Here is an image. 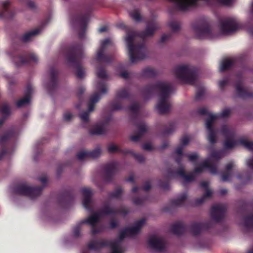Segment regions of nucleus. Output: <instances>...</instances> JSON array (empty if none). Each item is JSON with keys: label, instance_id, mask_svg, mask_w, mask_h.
Listing matches in <instances>:
<instances>
[{"label": "nucleus", "instance_id": "nucleus-46", "mask_svg": "<svg viewBox=\"0 0 253 253\" xmlns=\"http://www.w3.org/2000/svg\"><path fill=\"white\" fill-rule=\"evenodd\" d=\"M175 128V123L173 122H170L169 123L168 127H165L163 129V134L167 135L172 133Z\"/></svg>", "mask_w": 253, "mask_h": 253}, {"label": "nucleus", "instance_id": "nucleus-51", "mask_svg": "<svg viewBox=\"0 0 253 253\" xmlns=\"http://www.w3.org/2000/svg\"><path fill=\"white\" fill-rule=\"evenodd\" d=\"M97 76L99 78L103 79H106L108 77L105 69L102 67L97 68Z\"/></svg>", "mask_w": 253, "mask_h": 253}, {"label": "nucleus", "instance_id": "nucleus-16", "mask_svg": "<svg viewBox=\"0 0 253 253\" xmlns=\"http://www.w3.org/2000/svg\"><path fill=\"white\" fill-rule=\"evenodd\" d=\"M119 167V163L116 162L108 163L104 165L103 179L107 182H111L115 175Z\"/></svg>", "mask_w": 253, "mask_h": 253}, {"label": "nucleus", "instance_id": "nucleus-63", "mask_svg": "<svg viewBox=\"0 0 253 253\" xmlns=\"http://www.w3.org/2000/svg\"><path fill=\"white\" fill-rule=\"evenodd\" d=\"M185 157H187L188 158L189 160L192 162L196 161L198 158V155L196 153H194L189 155L186 154Z\"/></svg>", "mask_w": 253, "mask_h": 253}, {"label": "nucleus", "instance_id": "nucleus-40", "mask_svg": "<svg viewBox=\"0 0 253 253\" xmlns=\"http://www.w3.org/2000/svg\"><path fill=\"white\" fill-rule=\"evenodd\" d=\"M217 119H218L217 115L209 114V117L206 120V126L207 130L214 129L213 123Z\"/></svg>", "mask_w": 253, "mask_h": 253}, {"label": "nucleus", "instance_id": "nucleus-18", "mask_svg": "<svg viewBox=\"0 0 253 253\" xmlns=\"http://www.w3.org/2000/svg\"><path fill=\"white\" fill-rule=\"evenodd\" d=\"M58 70L54 66L51 67L49 69L50 81L46 85L47 90L50 94H52L58 87Z\"/></svg>", "mask_w": 253, "mask_h": 253}, {"label": "nucleus", "instance_id": "nucleus-58", "mask_svg": "<svg viewBox=\"0 0 253 253\" xmlns=\"http://www.w3.org/2000/svg\"><path fill=\"white\" fill-rule=\"evenodd\" d=\"M159 186L160 188L164 190H168L169 188V182L168 179L165 181H160Z\"/></svg>", "mask_w": 253, "mask_h": 253}, {"label": "nucleus", "instance_id": "nucleus-39", "mask_svg": "<svg viewBox=\"0 0 253 253\" xmlns=\"http://www.w3.org/2000/svg\"><path fill=\"white\" fill-rule=\"evenodd\" d=\"M243 226L247 229H253V214L244 217Z\"/></svg>", "mask_w": 253, "mask_h": 253}, {"label": "nucleus", "instance_id": "nucleus-17", "mask_svg": "<svg viewBox=\"0 0 253 253\" xmlns=\"http://www.w3.org/2000/svg\"><path fill=\"white\" fill-rule=\"evenodd\" d=\"M100 217L99 213L96 212L90 215L87 218L82 220V223L87 224L91 226V233L92 235H95L103 231L102 227L96 225V223L99 221Z\"/></svg>", "mask_w": 253, "mask_h": 253}, {"label": "nucleus", "instance_id": "nucleus-19", "mask_svg": "<svg viewBox=\"0 0 253 253\" xmlns=\"http://www.w3.org/2000/svg\"><path fill=\"white\" fill-rule=\"evenodd\" d=\"M226 207L220 204L212 207L211 210V219L216 223L222 221L226 213Z\"/></svg>", "mask_w": 253, "mask_h": 253}, {"label": "nucleus", "instance_id": "nucleus-37", "mask_svg": "<svg viewBox=\"0 0 253 253\" xmlns=\"http://www.w3.org/2000/svg\"><path fill=\"white\" fill-rule=\"evenodd\" d=\"M123 192V189L121 187H118L114 191L109 192L108 194L110 199L120 200L121 199Z\"/></svg>", "mask_w": 253, "mask_h": 253}, {"label": "nucleus", "instance_id": "nucleus-27", "mask_svg": "<svg viewBox=\"0 0 253 253\" xmlns=\"http://www.w3.org/2000/svg\"><path fill=\"white\" fill-rule=\"evenodd\" d=\"M145 223V220L143 218L136 221L134 225L130 227L125 228L128 234V236H132L136 235Z\"/></svg>", "mask_w": 253, "mask_h": 253}, {"label": "nucleus", "instance_id": "nucleus-59", "mask_svg": "<svg viewBox=\"0 0 253 253\" xmlns=\"http://www.w3.org/2000/svg\"><path fill=\"white\" fill-rule=\"evenodd\" d=\"M131 17L136 21H140L141 17L140 13L136 10L133 11L130 13Z\"/></svg>", "mask_w": 253, "mask_h": 253}, {"label": "nucleus", "instance_id": "nucleus-14", "mask_svg": "<svg viewBox=\"0 0 253 253\" xmlns=\"http://www.w3.org/2000/svg\"><path fill=\"white\" fill-rule=\"evenodd\" d=\"M215 223L212 221H208L206 222H192L189 226L190 232L193 236H198L203 231H207L214 228Z\"/></svg>", "mask_w": 253, "mask_h": 253}, {"label": "nucleus", "instance_id": "nucleus-28", "mask_svg": "<svg viewBox=\"0 0 253 253\" xmlns=\"http://www.w3.org/2000/svg\"><path fill=\"white\" fill-rule=\"evenodd\" d=\"M186 226L182 222L178 221L173 224L170 228L171 232L176 235L183 234L186 230Z\"/></svg>", "mask_w": 253, "mask_h": 253}, {"label": "nucleus", "instance_id": "nucleus-60", "mask_svg": "<svg viewBox=\"0 0 253 253\" xmlns=\"http://www.w3.org/2000/svg\"><path fill=\"white\" fill-rule=\"evenodd\" d=\"M33 91V88L31 84H28L26 87V89L25 93V96L28 97L29 99H31V94Z\"/></svg>", "mask_w": 253, "mask_h": 253}, {"label": "nucleus", "instance_id": "nucleus-26", "mask_svg": "<svg viewBox=\"0 0 253 253\" xmlns=\"http://www.w3.org/2000/svg\"><path fill=\"white\" fill-rule=\"evenodd\" d=\"M83 196V205L87 211H92L91 206V197L92 195L91 190L89 188H84L81 190Z\"/></svg>", "mask_w": 253, "mask_h": 253}, {"label": "nucleus", "instance_id": "nucleus-22", "mask_svg": "<svg viewBox=\"0 0 253 253\" xmlns=\"http://www.w3.org/2000/svg\"><path fill=\"white\" fill-rule=\"evenodd\" d=\"M10 2L9 0L0 3V18L11 19L15 14V10L10 8Z\"/></svg>", "mask_w": 253, "mask_h": 253}, {"label": "nucleus", "instance_id": "nucleus-1", "mask_svg": "<svg viewBox=\"0 0 253 253\" xmlns=\"http://www.w3.org/2000/svg\"><path fill=\"white\" fill-rule=\"evenodd\" d=\"M159 28V24L153 21L148 23L144 31L139 32L127 31L125 40L131 63H136L147 57L148 51L144 40L148 37L152 36Z\"/></svg>", "mask_w": 253, "mask_h": 253}, {"label": "nucleus", "instance_id": "nucleus-23", "mask_svg": "<svg viewBox=\"0 0 253 253\" xmlns=\"http://www.w3.org/2000/svg\"><path fill=\"white\" fill-rule=\"evenodd\" d=\"M176 175L182 177L184 179V180L187 182H191L193 181L195 179V176L193 174H186L184 169L182 167L179 168L176 171V172L173 171L172 170L170 169L168 170V178H173Z\"/></svg>", "mask_w": 253, "mask_h": 253}, {"label": "nucleus", "instance_id": "nucleus-25", "mask_svg": "<svg viewBox=\"0 0 253 253\" xmlns=\"http://www.w3.org/2000/svg\"><path fill=\"white\" fill-rule=\"evenodd\" d=\"M100 154V149L96 148L92 151H83L79 152L77 154V157L78 160L83 161L87 158H98Z\"/></svg>", "mask_w": 253, "mask_h": 253}, {"label": "nucleus", "instance_id": "nucleus-57", "mask_svg": "<svg viewBox=\"0 0 253 253\" xmlns=\"http://www.w3.org/2000/svg\"><path fill=\"white\" fill-rule=\"evenodd\" d=\"M222 156L221 152L219 151H213L211 153V158L214 159L217 161L219 160Z\"/></svg>", "mask_w": 253, "mask_h": 253}, {"label": "nucleus", "instance_id": "nucleus-12", "mask_svg": "<svg viewBox=\"0 0 253 253\" xmlns=\"http://www.w3.org/2000/svg\"><path fill=\"white\" fill-rule=\"evenodd\" d=\"M16 136V131L14 127H12L8 129L3 135L0 136V146L1 148L0 152V160L7 154L6 143L11 139L15 138Z\"/></svg>", "mask_w": 253, "mask_h": 253}, {"label": "nucleus", "instance_id": "nucleus-50", "mask_svg": "<svg viewBox=\"0 0 253 253\" xmlns=\"http://www.w3.org/2000/svg\"><path fill=\"white\" fill-rule=\"evenodd\" d=\"M30 102V99L28 97L24 96L23 98L19 100L16 103V106L18 108H21L26 105H28Z\"/></svg>", "mask_w": 253, "mask_h": 253}, {"label": "nucleus", "instance_id": "nucleus-15", "mask_svg": "<svg viewBox=\"0 0 253 253\" xmlns=\"http://www.w3.org/2000/svg\"><path fill=\"white\" fill-rule=\"evenodd\" d=\"M219 27L222 33L225 35L231 34L239 28L237 21L233 18H226L220 20Z\"/></svg>", "mask_w": 253, "mask_h": 253}, {"label": "nucleus", "instance_id": "nucleus-4", "mask_svg": "<svg viewBox=\"0 0 253 253\" xmlns=\"http://www.w3.org/2000/svg\"><path fill=\"white\" fill-rule=\"evenodd\" d=\"M92 10V4H84L77 10L71 17L72 24L78 26L80 28L78 34L80 39H83L84 37L87 25L89 21Z\"/></svg>", "mask_w": 253, "mask_h": 253}, {"label": "nucleus", "instance_id": "nucleus-35", "mask_svg": "<svg viewBox=\"0 0 253 253\" xmlns=\"http://www.w3.org/2000/svg\"><path fill=\"white\" fill-rule=\"evenodd\" d=\"M235 64V60L232 59H225L221 63L220 71L224 72L230 69Z\"/></svg>", "mask_w": 253, "mask_h": 253}, {"label": "nucleus", "instance_id": "nucleus-32", "mask_svg": "<svg viewBox=\"0 0 253 253\" xmlns=\"http://www.w3.org/2000/svg\"><path fill=\"white\" fill-rule=\"evenodd\" d=\"M100 94L97 92H95L90 97L88 104V111L87 112L90 113L93 111L95 104L100 100Z\"/></svg>", "mask_w": 253, "mask_h": 253}, {"label": "nucleus", "instance_id": "nucleus-13", "mask_svg": "<svg viewBox=\"0 0 253 253\" xmlns=\"http://www.w3.org/2000/svg\"><path fill=\"white\" fill-rule=\"evenodd\" d=\"M221 132L225 138L223 143L224 147L226 149H231L238 144L235 140V133L230 130L226 125H223L221 127Z\"/></svg>", "mask_w": 253, "mask_h": 253}, {"label": "nucleus", "instance_id": "nucleus-41", "mask_svg": "<svg viewBox=\"0 0 253 253\" xmlns=\"http://www.w3.org/2000/svg\"><path fill=\"white\" fill-rule=\"evenodd\" d=\"M211 195L212 192L209 189L205 190L204 195L202 197L198 198L195 200V205L198 206L202 204L204 202L206 198L211 197Z\"/></svg>", "mask_w": 253, "mask_h": 253}, {"label": "nucleus", "instance_id": "nucleus-49", "mask_svg": "<svg viewBox=\"0 0 253 253\" xmlns=\"http://www.w3.org/2000/svg\"><path fill=\"white\" fill-rule=\"evenodd\" d=\"M110 107L113 111H118L123 108L121 103L117 100L111 102Z\"/></svg>", "mask_w": 253, "mask_h": 253}, {"label": "nucleus", "instance_id": "nucleus-45", "mask_svg": "<svg viewBox=\"0 0 253 253\" xmlns=\"http://www.w3.org/2000/svg\"><path fill=\"white\" fill-rule=\"evenodd\" d=\"M0 111L2 115V117L5 119L10 114V107L6 103H3L0 106Z\"/></svg>", "mask_w": 253, "mask_h": 253}, {"label": "nucleus", "instance_id": "nucleus-52", "mask_svg": "<svg viewBox=\"0 0 253 253\" xmlns=\"http://www.w3.org/2000/svg\"><path fill=\"white\" fill-rule=\"evenodd\" d=\"M128 151L129 152L128 153L131 154L135 159L139 163H143L145 161V157L142 154L139 153H133L132 151L128 150Z\"/></svg>", "mask_w": 253, "mask_h": 253}, {"label": "nucleus", "instance_id": "nucleus-29", "mask_svg": "<svg viewBox=\"0 0 253 253\" xmlns=\"http://www.w3.org/2000/svg\"><path fill=\"white\" fill-rule=\"evenodd\" d=\"M234 167L233 163H229L225 166V170L221 174V179L223 181H228L232 176V169Z\"/></svg>", "mask_w": 253, "mask_h": 253}, {"label": "nucleus", "instance_id": "nucleus-56", "mask_svg": "<svg viewBox=\"0 0 253 253\" xmlns=\"http://www.w3.org/2000/svg\"><path fill=\"white\" fill-rule=\"evenodd\" d=\"M231 111L229 109H225L220 113L216 114L218 118H225L229 116Z\"/></svg>", "mask_w": 253, "mask_h": 253}, {"label": "nucleus", "instance_id": "nucleus-38", "mask_svg": "<svg viewBox=\"0 0 253 253\" xmlns=\"http://www.w3.org/2000/svg\"><path fill=\"white\" fill-rule=\"evenodd\" d=\"M157 75V71L153 68L147 67L142 71V76L145 78H154Z\"/></svg>", "mask_w": 253, "mask_h": 253}, {"label": "nucleus", "instance_id": "nucleus-21", "mask_svg": "<svg viewBox=\"0 0 253 253\" xmlns=\"http://www.w3.org/2000/svg\"><path fill=\"white\" fill-rule=\"evenodd\" d=\"M74 197L73 190H66L59 196L58 202L64 208H68L73 203Z\"/></svg>", "mask_w": 253, "mask_h": 253}, {"label": "nucleus", "instance_id": "nucleus-3", "mask_svg": "<svg viewBox=\"0 0 253 253\" xmlns=\"http://www.w3.org/2000/svg\"><path fill=\"white\" fill-rule=\"evenodd\" d=\"M84 56L83 46L81 42L72 44L65 50V57L67 64L76 69V75L80 79L84 76V71L81 65V60Z\"/></svg>", "mask_w": 253, "mask_h": 253}, {"label": "nucleus", "instance_id": "nucleus-48", "mask_svg": "<svg viewBox=\"0 0 253 253\" xmlns=\"http://www.w3.org/2000/svg\"><path fill=\"white\" fill-rule=\"evenodd\" d=\"M250 151H253V142L249 141L245 139H240L238 142Z\"/></svg>", "mask_w": 253, "mask_h": 253}, {"label": "nucleus", "instance_id": "nucleus-61", "mask_svg": "<svg viewBox=\"0 0 253 253\" xmlns=\"http://www.w3.org/2000/svg\"><path fill=\"white\" fill-rule=\"evenodd\" d=\"M21 1L32 9H35L36 7L34 1L31 0H21Z\"/></svg>", "mask_w": 253, "mask_h": 253}, {"label": "nucleus", "instance_id": "nucleus-55", "mask_svg": "<svg viewBox=\"0 0 253 253\" xmlns=\"http://www.w3.org/2000/svg\"><path fill=\"white\" fill-rule=\"evenodd\" d=\"M83 223H82V221L77 224L73 229L74 236L76 238H78L80 236L81 233V227Z\"/></svg>", "mask_w": 253, "mask_h": 253}, {"label": "nucleus", "instance_id": "nucleus-9", "mask_svg": "<svg viewBox=\"0 0 253 253\" xmlns=\"http://www.w3.org/2000/svg\"><path fill=\"white\" fill-rule=\"evenodd\" d=\"M87 248L90 250L98 251L104 247H110L112 249L111 253H123L119 248V244L118 241H113L107 240H97L90 241L87 245Z\"/></svg>", "mask_w": 253, "mask_h": 253}, {"label": "nucleus", "instance_id": "nucleus-43", "mask_svg": "<svg viewBox=\"0 0 253 253\" xmlns=\"http://www.w3.org/2000/svg\"><path fill=\"white\" fill-rule=\"evenodd\" d=\"M129 97V93L125 88L120 89L116 91V97L118 99H127Z\"/></svg>", "mask_w": 253, "mask_h": 253}, {"label": "nucleus", "instance_id": "nucleus-44", "mask_svg": "<svg viewBox=\"0 0 253 253\" xmlns=\"http://www.w3.org/2000/svg\"><path fill=\"white\" fill-rule=\"evenodd\" d=\"M108 151L110 153L119 152L123 154H127L129 152L126 149H122L114 144H110L108 147Z\"/></svg>", "mask_w": 253, "mask_h": 253}, {"label": "nucleus", "instance_id": "nucleus-64", "mask_svg": "<svg viewBox=\"0 0 253 253\" xmlns=\"http://www.w3.org/2000/svg\"><path fill=\"white\" fill-rule=\"evenodd\" d=\"M127 236H128L127 232L126 230L124 228L123 230L120 231L119 236V239L120 241H122L126 238Z\"/></svg>", "mask_w": 253, "mask_h": 253}, {"label": "nucleus", "instance_id": "nucleus-10", "mask_svg": "<svg viewBox=\"0 0 253 253\" xmlns=\"http://www.w3.org/2000/svg\"><path fill=\"white\" fill-rule=\"evenodd\" d=\"M43 189V187L38 186H29L26 184H20L15 185L13 189V193L27 196L30 198H34L41 195Z\"/></svg>", "mask_w": 253, "mask_h": 253}, {"label": "nucleus", "instance_id": "nucleus-5", "mask_svg": "<svg viewBox=\"0 0 253 253\" xmlns=\"http://www.w3.org/2000/svg\"><path fill=\"white\" fill-rule=\"evenodd\" d=\"M140 106L137 103H134L129 107L131 111L130 119L133 122L134 126L138 128V132L136 135H131L130 139L133 142L139 141L141 137L148 131V127L143 122H136L138 119V114Z\"/></svg>", "mask_w": 253, "mask_h": 253}, {"label": "nucleus", "instance_id": "nucleus-47", "mask_svg": "<svg viewBox=\"0 0 253 253\" xmlns=\"http://www.w3.org/2000/svg\"><path fill=\"white\" fill-rule=\"evenodd\" d=\"M96 88L99 91L101 94H105L107 92L106 84L104 81H100L98 82L96 85Z\"/></svg>", "mask_w": 253, "mask_h": 253}, {"label": "nucleus", "instance_id": "nucleus-11", "mask_svg": "<svg viewBox=\"0 0 253 253\" xmlns=\"http://www.w3.org/2000/svg\"><path fill=\"white\" fill-rule=\"evenodd\" d=\"M9 56L15 62L16 66L28 64L31 62L37 63L38 58L34 53L19 54L17 51L13 53H9Z\"/></svg>", "mask_w": 253, "mask_h": 253}, {"label": "nucleus", "instance_id": "nucleus-53", "mask_svg": "<svg viewBox=\"0 0 253 253\" xmlns=\"http://www.w3.org/2000/svg\"><path fill=\"white\" fill-rule=\"evenodd\" d=\"M205 88L203 87H200L198 89L195 99L196 101H199L202 99L205 93Z\"/></svg>", "mask_w": 253, "mask_h": 253}, {"label": "nucleus", "instance_id": "nucleus-7", "mask_svg": "<svg viewBox=\"0 0 253 253\" xmlns=\"http://www.w3.org/2000/svg\"><path fill=\"white\" fill-rule=\"evenodd\" d=\"M192 28L198 39H212L214 37L212 28L204 19H200L192 24Z\"/></svg>", "mask_w": 253, "mask_h": 253}, {"label": "nucleus", "instance_id": "nucleus-62", "mask_svg": "<svg viewBox=\"0 0 253 253\" xmlns=\"http://www.w3.org/2000/svg\"><path fill=\"white\" fill-rule=\"evenodd\" d=\"M89 113L87 111H85L82 113L80 116L82 121L84 122H87L89 120Z\"/></svg>", "mask_w": 253, "mask_h": 253}, {"label": "nucleus", "instance_id": "nucleus-34", "mask_svg": "<svg viewBox=\"0 0 253 253\" xmlns=\"http://www.w3.org/2000/svg\"><path fill=\"white\" fill-rule=\"evenodd\" d=\"M203 166L206 169H208L210 172L212 174H216L217 173V169L216 164L212 163L210 160L207 159L203 162Z\"/></svg>", "mask_w": 253, "mask_h": 253}, {"label": "nucleus", "instance_id": "nucleus-2", "mask_svg": "<svg viewBox=\"0 0 253 253\" xmlns=\"http://www.w3.org/2000/svg\"><path fill=\"white\" fill-rule=\"evenodd\" d=\"M173 90L169 83L158 81L155 84L146 85L142 90V93L146 99L151 97L155 91H159V100L156 108L160 114L168 113L170 108V103L168 99Z\"/></svg>", "mask_w": 253, "mask_h": 253}, {"label": "nucleus", "instance_id": "nucleus-33", "mask_svg": "<svg viewBox=\"0 0 253 253\" xmlns=\"http://www.w3.org/2000/svg\"><path fill=\"white\" fill-rule=\"evenodd\" d=\"M187 197L186 193H183L177 198L172 199L170 201V204L172 206L175 207L182 206L186 201Z\"/></svg>", "mask_w": 253, "mask_h": 253}, {"label": "nucleus", "instance_id": "nucleus-24", "mask_svg": "<svg viewBox=\"0 0 253 253\" xmlns=\"http://www.w3.org/2000/svg\"><path fill=\"white\" fill-rule=\"evenodd\" d=\"M150 247L157 251H164L165 249V241L162 237H158L156 235L151 236L148 240Z\"/></svg>", "mask_w": 253, "mask_h": 253}, {"label": "nucleus", "instance_id": "nucleus-30", "mask_svg": "<svg viewBox=\"0 0 253 253\" xmlns=\"http://www.w3.org/2000/svg\"><path fill=\"white\" fill-rule=\"evenodd\" d=\"M106 121L101 124L95 125L90 130V133L93 135H101L105 132V126L107 124Z\"/></svg>", "mask_w": 253, "mask_h": 253}, {"label": "nucleus", "instance_id": "nucleus-20", "mask_svg": "<svg viewBox=\"0 0 253 253\" xmlns=\"http://www.w3.org/2000/svg\"><path fill=\"white\" fill-rule=\"evenodd\" d=\"M243 84V81L241 78H239L236 82L235 87L237 96L243 99L253 98V90H248L244 88Z\"/></svg>", "mask_w": 253, "mask_h": 253}, {"label": "nucleus", "instance_id": "nucleus-6", "mask_svg": "<svg viewBox=\"0 0 253 253\" xmlns=\"http://www.w3.org/2000/svg\"><path fill=\"white\" fill-rule=\"evenodd\" d=\"M176 77L185 83L195 84L197 76V69L194 66L185 65L176 66L174 68Z\"/></svg>", "mask_w": 253, "mask_h": 253}, {"label": "nucleus", "instance_id": "nucleus-31", "mask_svg": "<svg viewBox=\"0 0 253 253\" xmlns=\"http://www.w3.org/2000/svg\"><path fill=\"white\" fill-rule=\"evenodd\" d=\"M40 31L41 30L39 29H36L26 33L20 37V40L23 42H28L33 37L38 35L40 32Z\"/></svg>", "mask_w": 253, "mask_h": 253}, {"label": "nucleus", "instance_id": "nucleus-42", "mask_svg": "<svg viewBox=\"0 0 253 253\" xmlns=\"http://www.w3.org/2000/svg\"><path fill=\"white\" fill-rule=\"evenodd\" d=\"M208 135L207 137L208 140L211 144H214L217 142L216 131L214 129L207 130Z\"/></svg>", "mask_w": 253, "mask_h": 253}, {"label": "nucleus", "instance_id": "nucleus-54", "mask_svg": "<svg viewBox=\"0 0 253 253\" xmlns=\"http://www.w3.org/2000/svg\"><path fill=\"white\" fill-rule=\"evenodd\" d=\"M169 26L172 29L173 32H175L180 29L179 23L175 21H171L169 22Z\"/></svg>", "mask_w": 253, "mask_h": 253}, {"label": "nucleus", "instance_id": "nucleus-8", "mask_svg": "<svg viewBox=\"0 0 253 253\" xmlns=\"http://www.w3.org/2000/svg\"><path fill=\"white\" fill-rule=\"evenodd\" d=\"M109 47H113L110 40L106 39L101 42L100 47L98 50L96 56V60L98 63L109 64L114 60L113 53L107 52Z\"/></svg>", "mask_w": 253, "mask_h": 253}, {"label": "nucleus", "instance_id": "nucleus-36", "mask_svg": "<svg viewBox=\"0 0 253 253\" xmlns=\"http://www.w3.org/2000/svg\"><path fill=\"white\" fill-rule=\"evenodd\" d=\"M97 212L99 213L101 217L103 215L115 214V209L110 207L109 204L105 205Z\"/></svg>", "mask_w": 253, "mask_h": 253}]
</instances>
